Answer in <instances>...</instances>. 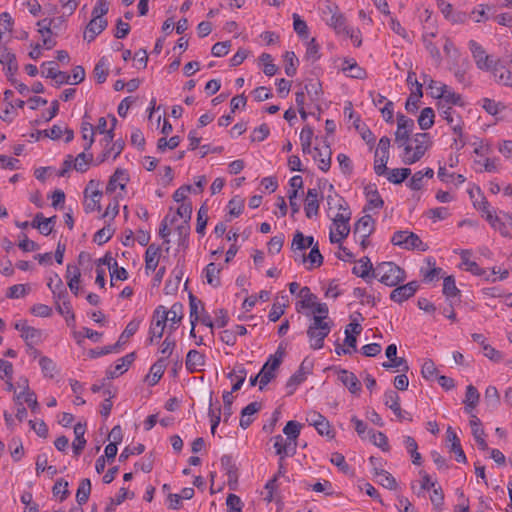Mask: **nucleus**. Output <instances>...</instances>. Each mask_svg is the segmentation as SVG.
Here are the masks:
<instances>
[{"label": "nucleus", "instance_id": "obj_64", "mask_svg": "<svg viewBox=\"0 0 512 512\" xmlns=\"http://www.w3.org/2000/svg\"><path fill=\"white\" fill-rule=\"evenodd\" d=\"M460 293V290L457 288L455 284V279L453 276H447L443 281V294L448 297H455Z\"/></svg>", "mask_w": 512, "mask_h": 512}, {"label": "nucleus", "instance_id": "obj_33", "mask_svg": "<svg viewBox=\"0 0 512 512\" xmlns=\"http://www.w3.org/2000/svg\"><path fill=\"white\" fill-rule=\"evenodd\" d=\"M373 265L368 257H363L359 260L358 265L354 266L352 269L353 274L363 279H366L370 276V273H373ZM373 274H371L372 276Z\"/></svg>", "mask_w": 512, "mask_h": 512}, {"label": "nucleus", "instance_id": "obj_53", "mask_svg": "<svg viewBox=\"0 0 512 512\" xmlns=\"http://www.w3.org/2000/svg\"><path fill=\"white\" fill-rule=\"evenodd\" d=\"M246 376H247V371L244 367H239L237 370H233L232 372H230L227 377L229 379H233L235 378L236 379V382L232 385V392H236L238 390L241 389L245 379H246Z\"/></svg>", "mask_w": 512, "mask_h": 512}, {"label": "nucleus", "instance_id": "obj_28", "mask_svg": "<svg viewBox=\"0 0 512 512\" xmlns=\"http://www.w3.org/2000/svg\"><path fill=\"white\" fill-rule=\"evenodd\" d=\"M330 194L327 195L326 201L328 205V209L331 210L333 208L338 209L339 211H346L349 210V206L345 199L341 197L339 194H337L334 191V186L330 184L329 186Z\"/></svg>", "mask_w": 512, "mask_h": 512}, {"label": "nucleus", "instance_id": "obj_49", "mask_svg": "<svg viewBox=\"0 0 512 512\" xmlns=\"http://www.w3.org/2000/svg\"><path fill=\"white\" fill-rule=\"evenodd\" d=\"M411 174L409 168H395L388 172L387 180L393 184H401Z\"/></svg>", "mask_w": 512, "mask_h": 512}, {"label": "nucleus", "instance_id": "obj_56", "mask_svg": "<svg viewBox=\"0 0 512 512\" xmlns=\"http://www.w3.org/2000/svg\"><path fill=\"white\" fill-rule=\"evenodd\" d=\"M368 435L375 446L381 448L385 452L389 451L388 438L384 433L369 430Z\"/></svg>", "mask_w": 512, "mask_h": 512}, {"label": "nucleus", "instance_id": "obj_22", "mask_svg": "<svg viewBox=\"0 0 512 512\" xmlns=\"http://www.w3.org/2000/svg\"><path fill=\"white\" fill-rule=\"evenodd\" d=\"M186 369L190 373L200 370V367L205 365V356L201 352L192 349L187 353L185 361Z\"/></svg>", "mask_w": 512, "mask_h": 512}, {"label": "nucleus", "instance_id": "obj_14", "mask_svg": "<svg viewBox=\"0 0 512 512\" xmlns=\"http://www.w3.org/2000/svg\"><path fill=\"white\" fill-rule=\"evenodd\" d=\"M274 448L279 458L293 456L296 453L297 443H290L285 440L282 435H276L274 438Z\"/></svg>", "mask_w": 512, "mask_h": 512}, {"label": "nucleus", "instance_id": "obj_5", "mask_svg": "<svg viewBox=\"0 0 512 512\" xmlns=\"http://www.w3.org/2000/svg\"><path fill=\"white\" fill-rule=\"evenodd\" d=\"M168 319V313L166 312V308L162 305L158 306L152 317L151 325L149 328V338L148 342L152 344L154 339H160L163 336L164 329L166 327Z\"/></svg>", "mask_w": 512, "mask_h": 512}, {"label": "nucleus", "instance_id": "obj_16", "mask_svg": "<svg viewBox=\"0 0 512 512\" xmlns=\"http://www.w3.org/2000/svg\"><path fill=\"white\" fill-rule=\"evenodd\" d=\"M447 440L451 442L450 445V452L455 454V459L457 462L460 463H466L467 458L466 455L462 449L460 439L456 435V433L452 430L451 427H448L447 429Z\"/></svg>", "mask_w": 512, "mask_h": 512}, {"label": "nucleus", "instance_id": "obj_24", "mask_svg": "<svg viewBox=\"0 0 512 512\" xmlns=\"http://www.w3.org/2000/svg\"><path fill=\"white\" fill-rule=\"evenodd\" d=\"M330 13H332L331 18L328 24L337 32V33H345L349 34V27L346 25V18L340 12H338L337 6L334 7V10L331 7H328Z\"/></svg>", "mask_w": 512, "mask_h": 512}, {"label": "nucleus", "instance_id": "obj_62", "mask_svg": "<svg viewBox=\"0 0 512 512\" xmlns=\"http://www.w3.org/2000/svg\"><path fill=\"white\" fill-rule=\"evenodd\" d=\"M284 60H285V73L287 74V76H294L296 74V71H297V64H298V59L295 55L294 52H286L285 55H284Z\"/></svg>", "mask_w": 512, "mask_h": 512}, {"label": "nucleus", "instance_id": "obj_51", "mask_svg": "<svg viewBox=\"0 0 512 512\" xmlns=\"http://www.w3.org/2000/svg\"><path fill=\"white\" fill-rule=\"evenodd\" d=\"M39 365L45 377L54 378L55 374L57 373V367L52 359L46 356H42L39 360Z\"/></svg>", "mask_w": 512, "mask_h": 512}, {"label": "nucleus", "instance_id": "obj_57", "mask_svg": "<svg viewBox=\"0 0 512 512\" xmlns=\"http://www.w3.org/2000/svg\"><path fill=\"white\" fill-rule=\"evenodd\" d=\"M21 337L24 339L27 346H31L41 341L42 331L29 326L28 328H26L24 333L21 334Z\"/></svg>", "mask_w": 512, "mask_h": 512}, {"label": "nucleus", "instance_id": "obj_52", "mask_svg": "<svg viewBox=\"0 0 512 512\" xmlns=\"http://www.w3.org/2000/svg\"><path fill=\"white\" fill-rule=\"evenodd\" d=\"M56 309L61 315L65 317V320L68 323V325H70V321H75V314L72 310V306L69 299H65V301L62 303L56 301Z\"/></svg>", "mask_w": 512, "mask_h": 512}, {"label": "nucleus", "instance_id": "obj_1", "mask_svg": "<svg viewBox=\"0 0 512 512\" xmlns=\"http://www.w3.org/2000/svg\"><path fill=\"white\" fill-rule=\"evenodd\" d=\"M372 277L378 278L386 286L394 287L406 279V274L394 262H382L373 270Z\"/></svg>", "mask_w": 512, "mask_h": 512}, {"label": "nucleus", "instance_id": "obj_4", "mask_svg": "<svg viewBox=\"0 0 512 512\" xmlns=\"http://www.w3.org/2000/svg\"><path fill=\"white\" fill-rule=\"evenodd\" d=\"M469 49L477 68L492 73L493 67L496 65V59L488 55L484 48L474 40L469 41Z\"/></svg>", "mask_w": 512, "mask_h": 512}, {"label": "nucleus", "instance_id": "obj_8", "mask_svg": "<svg viewBox=\"0 0 512 512\" xmlns=\"http://www.w3.org/2000/svg\"><path fill=\"white\" fill-rule=\"evenodd\" d=\"M492 75L496 83L512 88V55L507 63L496 59Z\"/></svg>", "mask_w": 512, "mask_h": 512}, {"label": "nucleus", "instance_id": "obj_6", "mask_svg": "<svg viewBox=\"0 0 512 512\" xmlns=\"http://www.w3.org/2000/svg\"><path fill=\"white\" fill-rule=\"evenodd\" d=\"M84 198V210L86 213L101 210L100 200L102 192L98 189V183L94 180H90L87 184L84 190Z\"/></svg>", "mask_w": 512, "mask_h": 512}, {"label": "nucleus", "instance_id": "obj_15", "mask_svg": "<svg viewBox=\"0 0 512 512\" xmlns=\"http://www.w3.org/2000/svg\"><path fill=\"white\" fill-rule=\"evenodd\" d=\"M107 25L108 23L106 19L99 20L98 18H92L86 26L84 39L88 42H92L97 35L106 29Z\"/></svg>", "mask_w": 512, "mask_h": 512}, {"label": "nucleus", "instance_id": "obj_42", "mask_svg": "<svg viewBox=\"0 0 512 512\" xmlns=\"http://www.w3.org/2000/svg\"><path fill=\"white\" fill-rule=\"evenodd\" d=\"M353 126L361 134L362 139L369 145L373 146L375 143V136L371 130L364 124L361 123L360 116L357 115L353 122Z\"/></svg>", "mask_w": 512, "mask_h": 512}, {"label": "nucleus", "instance_id": "obj_7", "mask_svg": "<svg viewBox=\"0 0 512 512\" xmlns=\"http://www.w3.org/2000/svg\"><path fill=\"white\" fill-rule=\"evenodd\" d=\"M0 63L3 65L5 74L11 83H16L14 78L18 72L16 55L9 50L5 43H0Z\"/></svg>", "mask_w": 512, "mask_h": 512}, {"label": "nucleus", "instance_id": "obj_35", "mask_svg": "<svg viewBox=\"0 0 512 512\" xmlns=\"http://www.w3.org/2000/svg\"><path fill=\"white\" fill-rule=\"evenodd\" d=\"M486 220L489 222L492 228L499 231L500 234L504 237H510V232L506 228V222L504 221L503 216H497L493 213H488L486 216Z\"/></svg>", "mask_w": 512, "mask_h": 512}, {"label": "nucleus", "instance_id": "obj_18", "mask_svg": "<svg viewBox=\"0 0 512 512\" xmlns=\"http://www.w3.org/2000/svg\"><path fill=\"white\" fill-rule=\"evenodd\" d=\"M319 193L317 189H308L306 199H305V205H304V211L307 218H312L313 216H316L319 212V201H318Z\"/></svg>", "mask_w": 512, "mask_h": 512}, {"label": "nucleus", "instance_id": "obj_31", "mask_svg": "<svg viewBox=\"0 0 512 512\" xmlns=\"http://www.w3.org/2000/svg\"><path fill=\"white\" fill-rule=\"evenodd\" d=\"M127 181H128V178H127V174H126L125 170L116 169V171L110 177V180L106 187V191L110 192V193L114 192L117 187L118 182H119V187L121 189H124Z\"/></svg>", "mask_w": 512, "mask_h": 512}, {"label": "nucleus", "instance_id": "obj_34", "mask_svg": "<svg viewBox=\"0 0 512 512\" xmlns=\"http://www.w3.org/2000/svg\"><path fill=\"white\" fill-rule=\"evenodd\" d=\"M81 133L83 140L86 141L84 150L89 151L95 142V128L90 122L83 120L81 123Z\"/></svg>", "mask_w": 512, "mask_h": 512}, {"label": "nucleus", "instance_id": "obj_27", "mask_svg": "<svg viewBox=\"0 0 512 512\" xmlns=\"http://www.w3.org/2000/svg\"><path fill=\"white\" fill-rule=\"evenodd\" d=\"M364 193L366 195L368 201V209L372 208H382L384 205V201L380 196L376 185L369 184L364 188Z\"/></svg>", "mask_w": 512, "mask_h": 512}, {"label": "nucleus", "instance_id": "obj_11", "mask_svg": "<svg viewBox=\"0 0 512 512\" xmlns=\"http://www.w3.org/2000/svg\"><path fill=\"white\" fill-rule=\"evenodd\" d=\"M384 404L389 407L393 413L396 415L397 418L401 419H407L409 421H412L411 415L403 411L400 406V397L398 393L394 390H388L384 394Z\"/></svg>", "mask_w": 512, "mask_h": 512}, {"label": "nucleus", "instance_id": "obj_48", "mask_svg": "<svg viewBox=\"0 0 512 512\" xmlns=\"http://www.w3.org/2000/svg\"><path fill=\"white\" fill-rule=\"evenodd\" d=\"M166 368V359L160 358L156 361L150 368V373L152 374V378L150 380V385H155L162 378L164 371Z\"/></svg>", "mask_w": 512, "mask_h": 512}, {"label": "nucleus", "instance_id": "obj_60", "mask_svg": "<svg viewBox=\"0 0 512 512\" xmlns=\"http://www.w3.org/2000/svg\"><path fill=\"white\" fill-rule=\"evenodd\" d=\"M173 273H175L174 279H168L164 286V292L167 295H172L178 290L181 279H182L183 272L181 269L177 270V268H176L173 271Z\"/></svg>", "mask_w": 512, "mask_h": 512}, {"label": "nucleus", "instance_id": "obj_43", "mask_svg": "<svg viewBox=\"0 0 512 512\" xmlns=\"http://www.w3.org/2000/svg\"><path fill=\"white\" fill-rule=\"evenodd\" d=\"M484 402L490 409H496L500 405V394L495 386L486 388Z\"/></svg>", "mask_w": 512, "mask_h": 512}, {"label": "nucleus", "instance_id": "obj_36", "mask_svg": "<svg viewBox=\"0 0 512 512\" xmlns=\"http://www.w3.org/2000/svg\"><path fill=\"white\" fill-rule=\"evenodd\" d=\"M417 84V89L411 93L405 103V109L409 113H415L418 109L419 99L423 96L422 84L415 80Z\"/></svg>", "mask_w": 512, "mask_h": 512}, {"label": "nucleus", "instance_id": "obj_25", "mask_svg": "<svg viewBox=\"0 0 512 512\" xmlns=\"http://www.w3.org/2000/svg\"><path fill=\"white\" fill-rule=\"evenodd\" d=\"M314 150L316 154L313 158L318 162V168L323 172H327L331 167L332 151L330 146L326 145L323 149L315 147Z\"/></svg>", "mask_w": 512, "mask_h": 512}, {"label": "nucleus", "instance_id": "obj_39", "mask_svg": "<svg viewBox=\"0 0 512 512\" xmlns=\"http://www.w3.org/2000/svg\"><path fill=\"white\" fill-rule=\"evenodd\" d=\"M91 493V481L88 478L81 480L79 487L76 492V501L81 506L85 504Z\"/></svg>", "mask_w": 512, "mask_h": 512}, {"label": "nucleus", "instance_id": "obj_32", "mask_svg": "<svg viewBox=\"0 0 512 512\" xmlns=\"http://www.w3.org/2000/svg\"><path fill=\"white\" fill-rule=\"evenodd\" d=\"M88 151H83L73 158V168L80 173H84L88 170L89 165L93 161V155L91 153H87Z\"/></svg>", "mask_w": 512, "mask_h": 512}, {"label": "nucleus", "instance_id": "obj_29", "mask_svg": "<svg viewBox=\"0 0 512 512\" xmlns=\"http://www.w3.org/2000/svg\"><path fill=\"white\" fill-rule=\"evenodd\" d=\"M305 361L302 362L299 369L288 379L286 383L287 395H292L296 388L305 381Z\"/></svg>", "mask_w": 512, "mask_h": 512}, {"label": "nucleus", "instance_id": "obj_19", "mask_svg": "<svg viewBox=\"0 0 512 512\" xmlns=\"http://www.w3.org/2000/svg\"><path fill=\"white\" fill-rule=\"evenodd\" d=\"M470 426H471L472 435H473L479 449H481L483 451L488 450V444L484 438L485 432H484V429L481 427V421L477 416L472 415V418L470 420Z\"/></svg>", "mask_w": 512, "mask_h": 512}, {"label": "nucleus", "instance_id": "obj_54", "mask_svg": "<svg viewBox=\"0 0 512 512\" xmlns=\"http://www.w3.org/2000/svg\"><path fill=\"white\" fill-rule=\"evenodd\" d=\"M134 493L129 494L128 490L124 487L120 488L118 495L115 498H110V502L107 504L106 512L114 511L117 505L123 503L127 498H132Z\"/></svg>", "mask_w": 512, "mask_h": 512}, {"label": "nucleus", "instance_id": "obj_50", "mask_svg": "<svg viewBox=\"0 0 512 512\" xmlns=\"http://www.w3.org/2000/svg\"><path fill=\"white\" fill-rule=\"evenodd\" d=\"M480 394L478 390L473 385H468L466 388V394L464 399L465 410H468V407L474 409L479 402Z\"/></svg>", "mask_w": 512, "mask_h": 512}, {"label": "nucleus", "instance_id": "obj_2", "mask_svg": "<svg viewBox=\"0 0 512 512\" xmlns=\"http://www.w3.org/2000/svg\"><path fill=\"white\" fill-rule=\"evenodd\" d=\"M331 327V323L322 321L320 317H312L311 323L307 329V336L312 349L318 350L323 347L324 339L330 333Z\"/></svg>", "mask_w": 512, "mask_h": 512}, {"label": "nucleus", "instance_id": "obj_17", "mask_svg": "<svg viewBox=\"0 0 512 512\" xmlns=\"http://www.w3.org/2000/svg\"><path fill=\"white\" fill-rule=\"evenodd\" d=\"M160 246L150 244L145 252V270L146 273L154 272L158 267L160 257Z\"/></svg>", "mask_w": 512, "mask_h": 512}, {"label": "nucleus", "instance_id": "obj_40", "mask_svg": "<svg viewBox=\"0 0 512 512\" xmlns=\"http://www.w3.org/2000/svg\"><path fill=\"white\" fill-rule=\"evenodd\" d=\"M189 308L191 324L197 323L200 319L199 308H201V312H205V309L202 301L197 299L192 293L189 294Z\"/></svg>", "mask_w": 512, "mask_h": 512}, {"label": "nucleus", "instance_id": "obj_26", "mask_svg": "<svg viewBox=\"0 0 512 512\" xmlns=\"http://www.w3.org/2000/svg\"><path fill=\"white\" fill-rule=\"evenodd\" d=\"M299 297L302 300L296 304L297 312H301L302 309H313L317 303V296L307 286L300 289Z\"/></svg>", "mask_w": 512, "mask_h": 512}, {"label": "nucleus", "instance_id": "obj_61", "mask_svg": "<svg viewBox=\"0 0 512 512\" xmlns=\"http://www.w3.org/2000/svg\"><path fill=\"white\" fill-rule=\"evenodd\" d=\"M176 233L178 235V246L187 248L188 237L190 234V226H189V223H187V220L183 221L182 224L177 226Z\"/></svg>", "mask_w": 512, "mask_h": 512}, {"label": "nucleus", "instance_id": "obj_3", "mask_svg": "<svg viewBox=\"0 0 512 512\" xmlns=\"http://www.w3.org/2000/svg\"><path fill=\"white\" fill-rule=\"evenodd\" d=\"M391 242L405 249H417L422 252L428 249L427 244L423 243L417 234L408 231H396L391 238Z\"/></svg>", "mask_w": 512, "mask_h": 512}, {"label": "nucleus", "instance_id": "obj_55", "mask_svg": "<svg viewBox=\"0 0 512 512\" xmlns=\"http://www.w3.org/2000/svg\"><path fill=\"white\" fill-rule=\"evenodd\" d=\"M139 326H140V320H136V319L130 321L127 324L126 328L121 333L118 341L116 342V343H119V347L122 344H125L126 341L137 332V330L139 329Z\"/></svg>", "mask_w": 512, "mask_h": 512}, {"label": "nucleus", "instance_id": "obj_59", "mask_svg": "<svg viewBox=\"0 0 512 512\" xmlns=\"http://www.w3.org/2000/svg\"><path fill=\"white\" fill-rule=\"evenodd\" d=\"M335 231L331 228L329 239L331 243L340 244L350 233V226H334Z\"/></svg>", "mask_w": 512, "mask_h": 512}, {"label": "nucleus", "instance_id": "obj_46", "mask_svg": "<svg viewBox=\"0 0 512 512\" xmlns=\"http://www.w3.org/2000/svg\"><path fill=\"white\" fill-rule=\"evenodd\" d=\"M404 445L412 457L414 465H421V454L417 451L418 445L415 439L411 436H404Z\"/></svg>", "mask_w": 512, "mask_h": 512}, {"label": "nucleus", "instance_id": "obj_37", "mask_svg": "<svg viewBox=\"0 0 512 512\" xmlns=\"http://www.w3.org/2000/svg\"><path fill=\"white\" fill-rule=\"evenodd\" d=\"M314 243V238L312 236L305 237L302 232L296 231L294 234L291 248L292 250H304L311 247Z\"/></svg>", "mask_w": 512, "mask_h": 512}, {"label": "nucleus", "instance_id": "obj_63", "mask_svg": "<svg viewBox=\"0 0 512 512\" xmlns=\"http://www.w3.org/2000/svg\"><path fill=\"white\" fill-rule=\"evenodd\" d=\"M113 233L114 229L111 227V225L108 224L95 233L93 241L98 245H102L110 240Z\"/></svg>", "mask_w": 512, "mask_h": 512}, {"label": "nucleus", "instance_id": "obj_13", "mask_svg": "<svg viewBox=\"0 0 512 512\" xmlns=\"http://www.w3.org/2000/svg\"><path fill=\"white\" fill-rule=\"evenodd\" d=\"M429 138L428 133H417L414 137V142L416 146L414 148L413 154L411 157L405 159L406 165H411L419 161L425 154L428 145L426 144Z\"/></svg>", "mask_w": 512, "mask_h": 512}, {"label": "nucleus", "instance_id": "obj_12", "mask_svg": "<svg viewBox=\"0 0 512 512\" xmlns=\"http://www.w3.org/2000/svg\"><path fill=\"white\" fill-rule=\"evenodd\" d=\"M419 288L417 281H411L405 285L397 286L391 293L390 299L397 303H402L411 298Z\"/></svg>", "mask_w": 512, "mask_h": 512}, {"label": "nucleus", "instance_id": "obj_38", "mask_svg": "<svg viewBox=\"0 0 512 512\" xmlns=\"http://www.w3.org/2000/svg\"><path fill=\"white\" fill-rule=\"evenodd\" d=\"M375 476L379 477V484H381L383 487L395 490L397 489V481L396 479L386 470L375 468Z\"/></svg>", "mask_w": 512, "mask_h": 512}, {"label": "nucleus", "instance_id": "obj_23", "mask_svg": "<svg viewBox=\"0 0 512 512\" xmlns=\"http://www.w3.org/2000/svg\"><path fill=\"white\" fill-rule=\"evenodd\" d=\"M374 230V220L370 215L362 216L354 226V234H359L360 238H369Z\"/></svg>", "mask_w": 512, "mask_h": 512}, {"label": "nucleus", "instance_id": "obj_41", "mask_svg": "<svg viewBox=\"0 0 512 512\" xmlns=\"http://www.w3.org/2000/svg\"><path fill=\"white\" fill-rule=\"evenodd\" d=\"M434 110L431 107H425L418 117V125L422 130L430 129L434 124Z\"/></svg>", "mask_w": 512, "mask_h": 512}, {"label": "nucleus", "instance_id": "obj_21", "mask_svg": "<svg viewBox=\"0 0 512 512\" xmlns=\"http://www.w3.org/2000/svg\"><path fill=\"white\" fill-rule=\"evenodd\" d=\"M85 432L86 424L79 422L74 426L75 439L72 442V449L75 456H79L86 446Z\"/></svg>", "mask_w": 512, "mask_h": 512}, {"label": "nucleus", "instance_id": "obj_30", "mask_svg": "<svg viewBox=\"0 0 512 512\" xmlns=\"http://www.w3.org/2000/svg\"><path fill=\"white\" fill-rule=\"evenodd\" d=\"M55 278H56V286L55 287L52 286V278H51L50 281L48 282V287L52 291L53 298H54L55 302L59 301L60 303H62L65 301V299H69V295H68L66 288L64 287V284H63L61 278L58 276V274H55Z\"/></svg>", "mask_w": 512, "mask_h": 512}, {"label": "nucleus", "instance_id": "obj_20", "mask_svg": "<svg viewBox=\"0 0 512 512\" xmlns=\"http://www.w3.org/2000/svg\"><path fill=\"white\" fill-rule=\"evenodd\" d=\"M338 379L343 383L344 386L348 388L352 394H357L361 390L360 381L354 373L348 370H340L338 372Z\"/></svg>", "mask_w": 512, "mask_h": 512}, {"label": "nucleus", "instance_id": "obj_10", "mask_svg": "<svg viewBox=\"0 0 512 512\" xmlns=\"http://www.w3.org/2000/svg\"><path fill=\"white\" fill-rule=\"evenodd\" d=\"M431 96L435 99H440L446 105L463 106L464 102L460 94L452 91L446 84H440L437 91H432Z\"/></svg>", "mask_w": 512, "mask_h": 512}, {"label": "nucleus", "instance_id": "obj_9", "mask_svg": "<svg viewBox=\"0 0 512 512\" xmlns=\"http://www.w3.org/2000/svg\"><path fill=\"white\" fill-rule=\"evenodd\" d=\"M414 129V121L403 114L397 115V131L395 132V141L398 145H404L410 139V134Z\"/></svg>", "mask_w": 512, "mask_h": 512}, {"label": "nucleus", "instance_id": "obj_47", "mask_svg": "<svg viewBox=\"0 0 512 512\" xmlns=\"http://www.w3.org/2000/svg\"><path fill=\"white\" fill-rule=\"evenodd\" d=\"M301 424L297 421H288L283 429V433L287 436L285 440L290 443H297V438L300 435Z\"/></svg>", "mask_w": 512, "mask_h": 512}, {"label": "nucleus", "instance_id": "obj_58", "mask_svg": "<svg viewBox=\"0 0 512 512\" xmlns=\"http://www.w3.org/2000/svg\"><path fill=\"white\" fill-rule=\"evenodd\" d=\"M311 101L316 102L320 99V95L322 94V86L321 83L314 80H309L308 83L305 84L304 89Z\"/></svg>", "mask_w": 512, "mask_h": 512}, {"label": "nucleus", "instance_id": "obj_45", "mask_svg": "<svg viewBox=\"0 0 512 512\" xmlns=\"http://www.w3.org/2000/svg\"><path fill=\"white\" fill-rule=\"evenodd\" d=\"M109 61L106 57H102L94 67V75L98 83L102 84L108 76Z\"/></svg>", "mask_w": 512, "mask_h": 512}, {"label": "nucleus", "instance_id": "obj_44", "mask_svg": "<svg viewBox=\"0 0 512 512\" xmlns=\"http://www.w3.org/2000/svg\"><path fill=\"white\" fill-rule=\"evenodd\" d=\"M221 268L218 267L215 263H209L205 268V277L207 283L212 285L213 287H218L220 285V274Z\"/></svg>", "mask_w": 512, "mask_h": 512}]
</instances>
